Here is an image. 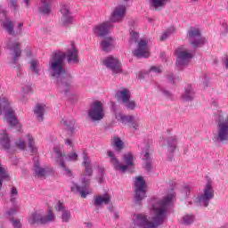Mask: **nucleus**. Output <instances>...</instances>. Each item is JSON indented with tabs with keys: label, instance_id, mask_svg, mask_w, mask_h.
<instances>
[{
	"label": "nucleus",
	"instance_id": "obj_1",
	"mask_svg": "<svg viewBox=\"0 0 228 228\" xmlns=\"http://www.w3.org/2000/svg\"><path fill=\"white\" fill-rule=\"evenodd\" d=\"M172 200L174 194H168L162 200L153 198L150 202L153 213L152 221H149L145 214H135L133 217L134 224L140 228H158L163 225L168 218L167 213L172 206Z\"/></svg>",
	"mask_w": 228,
	"mask_h": 228
},
{
	"label": "nucleus",
	"instance_id": "obj_2",
	"mask_svg": "<svg viewBox=\"0 0 228 228\" xmlns=\"http://www.w3.org/2000/svg\"><path fill=\"white\" fill-rule=\"evenodd\" d=\"M65 53L63 52H56L54 53L49 62V72H51L53 77H56L58 83L61 82V85L66 83L67 86L70 85V74L67 72L65 69Z\"/></svg>",
	"mask_w": 228,
	"mask_h": 228
},
{
	"label": "nucleus",
	"instance_id": "obj_3",
	"mask_svg": "<svg viewBox=\"0 0 228 228\" xmlns=\"http://www.w3.org/2000/svg\"><path fill=\"white\" fill-rule=\"evenodd\" d=\"M82 165H84L86 172V175L82 176V186L73 183L71 186V191H73V193H79L82 199H86V195H90L88 186H90V178L94 175V169H92V160L85 151L83 152Z\"/></svg>",
	"mask_w": 228,
	"mask_h": 228
},
{
	"label": "nucleus",
	"instance_id": "obj_4",
	"mask_svg": "<svg viewBox=\"0 0 228 228\" xmlns=\"http://www.w3.org/2000/svg\"><path fill=\"white\" fill-rule=\"evenodd\" d=\"M4 111V118L11 127H20V123L15 116V110L10 107V102L8 99L2 97L0 98V115Z\"/></svg>",
	"mask_w": 228,
	"mask_h": 228
},
{
	"label": "nucleus",
	"instance_id": "obj_5",
	"mask_svg": "<svg viewBox=\"0 0 228 228\" xmlns=\"http://www.w3.org/2000/svg\"><path fill=\"white\" fill-rule=\"evenodd\" d=\"M212 199H215V190L213 189L211 181H208L204 187L203 193L196 197L194 202H196L198 206L208 208Z\"/></svg>",
	"mask_w": 228,
	"mask_h": 228
},
{
	"label": "nucleus",
	"instance_id": "obj_6",
	"mask_svg": "<svg viewBox=\"0 0 228 228\" xmlns=\"http://www.w3.org/2000/svg\"><path fill=\"white\" fill-rule=\"evenodd\" d=\"M55 218L56 217L54 216L53 210L49 209L47 215L45 216L37 212L32 213L28 216V222L30 225H45V224H51V222H54Z\"/></svg>",
	"mask_w": 228,
	"mask_h": 228
},
{
	"label": "nucleus",
	"instance_id": "obj_7",
	"mask_svg": "<svg viewBox=\"0 0 228 228\" xmlns=\"http://www.w3.org/2000/svg\"><path fill=\"white\" fill-rule=\"evenodd\" d=\"M87 115L93 122H99L104 118V105L100 101H94L87 111Z\"/></svg>",
	"mask_w": 228,
	"mask_h": 228
},
{
	"label": "nucleus",
	"instance_id": "obj_8",
	"mask_svg": "<svg viewBox=\"0 0 228 228\" xmlns=\"http://www.w3.org/2000/svg\"><path fill=\"white\" fill-rule=\"evenodd\" d=\"M135 186V202L140 204L143 199L147 197V183L143 180V176H138L134 182Z\"/></svg>",
	"mask_w": 228,
	"mask_h": 228
},
{
	"label": "nucleus",
	"instance_id": "obj_9",
	"mask_svg": "<svg viewBox=\"0 0 228 228\" xmlns=\"http://www.w3.org/2000/svg\"><path fill=\"white\" fill-rule=\"evenodd\" d=\"M102 64L105 65L107 69H110L113 74H120V72H122V66L118 58L113 56L106 57L102 60Z\"/></svg>",
	"mask_w": 228,
	"mask_h": 228
},
{
	"label": "nucleus",
	"instance_id": "obj_10",
	"mask_svg": "<svg viewBox=\"0 0 228 228\" xmlns=\"http://www.w3.org/2000/svg\"><path fill=\"white\" fill-rule=\"evenodd\" d=\"M187 37L192 47H197L198 45H201V44L206 42V38L200 37V30L199 28H190Z\"/></svg>",
	"mask_w": 228,
	"mask_h": 228
},
{
	"label": "nucleus",
	"instance_id": "obj_11",
	"mask_svg": "<svg viewBox=\"0 0 228 228\" xmlns=\"http://www.w3.org/2000/svg\"><path fill=\"white\" fill-rule=\"evenodd\" d=\"M177 61L175 65L177 67H184L190 63V60L193 58V54L188 50H182L178 48L177 51Z\"/></svg>",
	"mask_w": 228,
	"mask_h": 228
},
{
	"label": "nucleus",
	"instance_id": "obj_12",
	"mask_svg": "<svg viewBox=\"0 0 228 228\" xmlns=\"http://www.w3.org/2000/svg\"><path fill=\"white\" fill-rule=\"evenodd\" d=\"M117 120L119 122H122V124H131L132 127L137 131V129H140V120L134 119V116L133 115H126L119 113L118 116H116Z\"/></svg>",
	"mask_w": 228,
	"mask_h": 228
},
{
	"label": "nucleus",
	"instance_id": "obj_13",
	"mask_svg": "<svg viewBox=\"0 0 228 228\" xmlns=\"http://www.w3.org/2000/svg\"><path fill=\"white\" fill-rule=\"evenodd\" d=\"M134 54L136 58H149V56H151V53L149 52L147 41L141 39L138 43L137 49L134 51Z\"/></svg>",
	"mask_w": 228,
	"mask_h": 228
},
{
	"label": "nucleus",
	"instance_id": "obj_14",
	"mask_svg": "<svg viewBox=\"0 0 228 228\" xmlns=\"http://www.w3.org/2000/svg\"><path fill=\"white\" fill-rule=\"evenodd\" d=\"M107 156L110 158V163L113 166L114 169L119 170L120 172H126L127 170V166H122L115 153L110 150L107 151Z\"/></svg>",
	"mask_w": 228,
	"mask_h": 228
},
{
	"label": "nucleus",
	"instance_id": "obj_15",
	"mask_svg": "<svg viewBox=\"0 0 228 228\" xmlns=\"http://www.w3.org/2000/svg\"><path fill=\"white\" fill-rule=\"evenodd\" d=\"M113 28V25L110 21L103 22L100 25H97L94 29V35H98V37H105L110 33V29Z\"/></svg>",
	"mask_w": 228,
	"mask_h": 228
},
{
	"label": "nucleus",
	"instance_id": "obj_16",
	"mask_svg": "<svg viewBox=\"0 0 228 228\" xmlns=\"http://www.w3.org/2000/svg\"><path fill=\"white\" fill-rule=\"evenodd\" d=\"M54 151L56 154V161L59 163L60 167H61L62 170H64L66 175L68 177H72V171L67 167L65 165V162L63 161L65 156H63V153H61V151L58 148H54Z\"/></svg>",
	"mask_w": 228,
	"mask_h": 228
},
{
	"label": "nucleus",
	"instance_id": "obj_17",
	"mask_svg": "<svg viewBox=\"0 0 228 228\" xmlns=\"http://www.w3.org/2000/svg\"><path fill=\"white\" fill-rule=\"evenodd\" d=\"M61 26H69L72 22V16L70 15V10L69 9V6L62 5L61 8Z\"/></svg>",
	"mask_w": 228,
	"mask_h": 228
},
{
	"label": "nucleus",
	"instance_id": "obj_18",
	"mask_svg": "<svg viewBox=\"0 0 228 228\" xmlns=\"http://www.w3.org/2000/svg\"><path fill=\"white\" fill-rule=\"evenodd\" d=\"M9 49L11 51H13V58L12 64L15 65L19 61V58H20L22 54V51H20V44L19 42H15L13 45L8 44Z\"/></svg>",
	"mask_w": 228,
	"mask_h": 228
},
{
	"label": "nucleus",
	"instance_id": "obj_19",
	"mask_svg": "<svg viewBox=\"0 0 228 228\" xmlns=\"http://www.w3.org/2000/svg\"><path fill=\"white\" fill-rule=\"evenodd\" d=\"M126 15V6L119 5L116 7L110 17L111 22H119L121 19H124Z\"/></svg>",
	"mask_w": 228,
	"mask_h": 228
},
{
	"label": "nucleus",
	"instance_id": "obj_20",
	"mask_svg": "<svg viewBox=\"0 0 228 228\" xmlns=\"http://www.w3.org/2000/svg\"><path fill=\"white\" fill-rule=\"evenodd\" d=\"M195 90L191 86L184 87V91L181 95L182 101L190 102L195 99Z\"/></svg>",
	"mask_w": 228,
	"mask_h": 228
},
{
	"label": "nucleus",
	"instance_id": "obj_21",
	"mask_svg": "<svg viewBox=\"0 0 228 228\" xmlns=\"http://www.w3.org/2000/svg\"><path fill=\"white\" fill-rule=\"evenodd\" d=\"M68 63H79V57L77 55V49L72 45L71 49L67 53Z\"/></svg>",
	"mask_w": 228,
	"mask_h": 228
},
{
	"label": "nucleus",
	"instance_id": "obj_22",
	"mask_svg": "<svg viewBox=\"0 0 228 228\" xmlns=\"http://www.w3.org/2000/svg\"><path fill=\"white\" fill-rule=\"evenodd\" d=\"M111 201V196L108 193L99 195L94 198V206H102V204L108 205Z\"/></svg>",
	"mask_w": 228,
	"mask_h": 228
},
{
	"label": "nucleus",
	"instance_id": "obj_23",
	"mask_svg": "<svg viewBox=\"0 0 228 228\" xmlns=\"http://www.w3.org/2000/svg\"><path fill=\"white\" fill-rule=\"evenodd\" d=\"M0 145H2L3 149L5 151H10V137L6 133V130H2L0 132Z\"/></svg>",
	"mask_w": 228,
	"mask_h": 228
},
{
	"label": "nucleus",
	"instance_id": "obj_24",
	"mask_svg": "<svg viewBox=\"0 0 228 228\" xmlns=\"http://www.w3.org/2000/svg\"><path fill=\"white\" fill-rule=\"evenodd\" d=\"M45 104L37 103L34 109V113L37 117V120L42 122L44 120V114L45 113L46 110Z\"/></svg>",
	"mask_w": 228,
	"mask_h": 228
},
{
	"label": "nucleus",
	"instance_id": "obj_25",
	"mask_svg": "<svg viewBox=\"0 0 228 228\" xmlns=\"http://www.w3.org/2000/svg\"><path fill=\"white\" fill-rule=\"evenodd\" d=\"M167 3L168 0H150V6L152 8V10H159L161 12V10L167 6Z\"/></svg>",
	"mask_w": 228,
	"mask_h": 228
},
{
	"label": "nucleus",
	"instance_id": "obj_26",
	"mask_svg": "<svg viewBox=\"0 0 228 228\" xmlns=\"http://www.w3.org/2000/svg\"><path fill=\"white\" fill-rule=\"evenodd\" d=\"M4 181H10V174L6 167L1 164L0 160V190L3 188Z\"/></svg>",
	"mask_w": 228,
	"mask_h": 228
},
{
	"label": "nucleus",
	"instance_id": "obj_27",
	"mask_svg": "<svg viewBox=\"0 0 228 228\" xmlns=\"http://www.w3.org/2000/svg\"><path fill=\"white\" fill-rule=\"evenodd\" d=\"M101 47L105 53H110L113 49V38L106 37L101 42Z\"/></svg>",
	"mask_w": 228,
	"mask_h": 228
},
{
	"label": "nucleus",
	"instance_id": "obj_28",
	"mask_svg": "<svg viewBox=\"0 0 228 228\" xmlns=\"http://www.w3.org/2000/svg\"><path fill=\"white\" fill-rule=\"evenodd\" d=\"M61 124L65 126V129L69 136H72V134H74V131H76V127L74 126L76 123L74 122V120L62 119Z\"/></svg>",
	"mask_w": 228,
	"mask_h": 228
},
{
	"label": "nucleus",
	"instance_id": "obj_29",
	"mask_svg": "<svg viewBox=\"0 0 228 228\" xmlns=\"http://www.w3.org/2000/svg\"><path fill=\"white\" fill-rule=\"evenodd\" d=\"M118 97L122 100V102H127V101H130L131 99V91L128 89H123L121 91L117 92Z\"/></svg>",
	"mask_w": 228,
	"mask_h": 228
},
{
	"label": "nucleus",
	"instance_id": "obj_30",
	"mask_svg": "<svg viewBox=\"0 0 228 228\" xmlns=\"http://www.w3.org/2000/svg\"><path fill=\"white\" fill-rule=\"evenodd\" d=\"M134 159V156L132 152L126 153L123 155V161H125L126 165H121V167H126L129 168V167H133L134 165V162L133 161Z\"/></svg>",
	"mask_w": 228,
	"mask_h": 228
},
{
	"label": "nucleus",
	"instance_id": "obj_31",
	"mask_svg": "<svg viewBox=\"0 0 228 228\" xmlns=\"http://www.w3.org/2000/svg\"><path fill=\"white\" fill-rule=\"evenodd\" d=\"M34 172L37 177H44L47 174L45 168L40 167V163L38 161H35L34 163Z\"/></svg>",
	"mask_w": 228,
	"mask_h": 228
},
{
	"label": "nucleus",
	"instance_id": "obj_32",
	"mask_svg": "<svg viewBox=\"0 0 228 228\" xmlns=\"http://www.w3.org/2000/svg\"><path fill=\"white\" fill-rule=\"evenodd\" d=\"M27 142L28 143V148L30 150L31 154H37L38 152V149L35 145V138H33V135L27 134Z\"/></svg>",
	"mask_w": 228,
	"mask_h": 228
},
{
	"label": "nucleus",
	"instance_id": "obj_33",
	"mask_svg": "<svg viewBox=\"0 0 228 228\" xmlns=\"http://www.w3.org/2000/svg\"><path fill=\"white\" fill-rule=\"evenodd\" d=\"M167 147L170 152H175V149H177V138L175 136L167 138Z\"/></svg>",
	"mask_w": 228,
	"mask_h": 228
},
{
	"label": "nucleus",
	"instance_id": "obj_34",
	"mask_svg": "<svg viewBox=\"0 0 228 228\" xmlns=\"http://www.w3.org/2000/svg\"><path fill=\"white\" fill-rule=\"evenodd\" d=\"M43 5L39 8L41 13L44 15H49L51 13V4L50 0H43Z\"/></svg>",
	"mask_w": 228,
	"mask_h": 228
},
{
	"label": "nucleus",
	"instance_id": "obj_35",
	"mask_svg": "<svg viewBox=\"0 0 228 228\" xmlns=\"http://www.w3.org/2000/svg\"><path fill=\"white\" fill-rule=\"evenodd\" d=\"M145 161L144 168L147 170V172H151L152 170V161L151 160V156L149 154V151H146L144 153L143 159Z\"/></svg>",
	"mask_w": 228,
	"mask_h": 228
},
{
	"label": "nucleus",
	"instance_id": "obj_36",
	"mask_svg": "<svg viewBox=\"0 0 228 228\" xmlns=\"http://www.w3.org/2000/svg\"><path fill=\"white\" fill-rule=\"evenodd\" d=\"M4 28L6 29L9 35L15 37V31L13 30V21L6 20L4 22Z\"/></svg>",
	"mask_w": 228,
	"mask_h": 228
},
{
	"label": "nucleus",
	"instance_id": "obj_37",
	"mask_svg": "<svg viewBox=\"0 0 228 228\" xmlns=\"http://www.w3.org/2000/svg\"><path fill=\"white\" fill-rule=\"evenodd\" d=\"M182 193H183L186 198L190 197V195L193 193V186L190 183H184L183 185Z\"/></svg>",
	"mask_w": 228,
	"mask_h": 228
},
{
	"label": "nucleus",
	"instance_id": "obj_38",
	"mask_svg": "<svg viewBox=\"0 0 228 228\" xmlns=\"http://www.w3.org/2000/svg\"><path fill=\"white\" fill-rule=\"evenodd\" d=\"M112 147H114L116 151H122V149H124V142H122L119 137H114Z\"/></svg>",
	"mask_w": 228,
	"mask_h": 228
},
{
	"label": "nucleus",
	"instance_id": "obj_39",
	"mask_svg": "<svg viewBox=\"0 0 228 228\" xmlns=\"http://www.w3.org/2000/svg\"><path fill=\"white\" fill-rule=\"evenodd\" d=\"M195 220V216L193 215H186L181 219V224L183 225H190L191 224H193Z\"/></svg>",
	"mask_w": 228,
	"mask_h": 228
},
{
	"label": "nucleus",
	"instance_id": "obj_40",
	"mask_svg": "<svg viewBox=\"0 0 228 228\" xmlns=\"http://www.w3.org/2000/svg\"><path fill=\"white\" fill-rule=\"evenodd\" d=\"M30 69L35 73V74H40V62L37 60H33L30 61Z\"/></svg>",
	"mask_w": 228,
	"mask_h": 228
},
{
	"label": "nucleus",
	"instance_id": "obj_41",
	"mask_svg": "<svg viewBox=\"0 0 228 228\" xmlns=\"http://www.w3.org/2000/svg\"><path fill=\"white\" fill-rule=\"evenodd\" d=\"M17 195H19V191H17V187L12 186L10 190V197L11 202L12 204H15V202H17Z\"/></svg>",
	"mask_w": 228,
	"mask_h": 228
},
{
	"label": "nucleus",
	"instance_id": "obj_42",
	"mask_svg": "<svg viewBox=\"0 0 228 228\" xmlns=\"http://www.w3.org/2000/svg\"><path fill=\"white\" fill-rule=\"evenodd\" d=\"M61 220L62 222L64 223H68V222H70V218H71V214H70V210L69 209H66V210H63L61 212Z\"/></svg>",
	"mask_w": 228,
	"mask_h": 228
},
{
	"label": "nucleus",
	"instance_id": "obj_43",
	"mask_svg": "<svg viewBox=\"0 0 228 228\" xmlns=\"http://www.w3.org/2000/svg\"><path fill=\"white\" fill-rule=\"evenodd\" d=\"M160 92L164 97H167V99H173L174 98V94L170 92V90H167L165 87H160Z\"/></svg>",
	"mask_w": 228,
	"mask_h": 228
},
{
	"label": "nucleus",
	"instance_id": "obj_44",
	"mask_svg": "<svg viewBox=\"0 0 228 228\" xmlns=\"http://www.w3.org/2000/svg\"><path fill=\"white\" fill-rule=\"evenodd\" d=\"M125 106H126V108L127 109V110H135L136 109V102H134V101H130V100H128L127 102H126L125 103Z\"/></svg>",
	"mask_w": 228,
	"mask_h": 228
},
{
	"label": "nucleus",
	"instance_id": "obj_45",
	"mask_svg": "<svg viewBox=\"0 0 228 228\" xmlns=\"http://www.w3.org/2000/svg\"><path fill=\"white\" fill-rule=\"evenodd\" d=\"M67 161H77V153L72 152L65 157Z\"/></svg>",
	"mask_w": 228,
	"mask_h": 228
},
{
	"label": "nucleus",
	"instance_id": "obj_46",
	"mask_svg": "<svg viewBox=\"0 0 228 228\" xmlns=\"http://www.w3.org/2000/svg\"><path fill=\"white\" fill-rule=\"evenodd\" d=\"M55 209H56V211H59V212L62 213L67 208H65V205H63V203L61 201H58L56 206H55Z\"/></svg>",
	"mask_w": 228,
	"mask_h": 228
},
{
	"label": "nucleus",
	"instance_id": "obj_47",
	"mask_svg": "<svg viewBox=\"0 0 228 228\" xmlns=\"http://www.w3.org/2000/svg\"><path fill=\"white\" fill-rule=\"evenodd\" d=\"M16 147L18 149H20V151L26 150V142H24V140L20 139L18 142H16Z\"/></svg>",
	"mask_w": 228,
	"mask_h": 228
},
{
	"label": "nucleus",
	"instance_id": "obj_48",
	"mask_svg": "<svg viewBox=\"0 0 228 228\" xmlns=\"http://www.w3.org/2000/svg\"><path fill=\"white\" fill-rule=\"evenodd\" d=\"M11 222L13 228H22V224H20V220L11 218Z\"/></svg>",
	"mask_w": 228,
	"mask_h": 228
},
{
	"label": "nucleus",
	"instance_id": "obj_49",
	"mask_svg": "<svg viewBox=\"0 0 228 228\" xmlns=\"http://www.w3.org/2000/svg\"><path fill=\"white\" fill-rule=\"evenodd\" d=\"M150 72H155V74H161L162 70H161V68L158 66H152L150 69Z\"/></svg>",
	"mask_w": 228,
	"mask_h": 228
},
{
	"label": "nucleus",
	"instance_id": "obj_50",
	"mask_svg": "<svg viewBox=\"0 0 228 228\" xmlns=\"http://www.w3.org/2000/svg\"><path fill=\"white\" fill-rule=\"evenodd\" d=\"M18 208L17 207H14L12 208H11L9 211L6 212L7 216H13V215H15V213H17Z\"/></svg>",
	"mask_w": 228,
	"mask_h": 228
},
{
	"label": "nucleus",
	"instance_id": "obj_51",
	"mask_svg": "<svg viewBox=\"0 0 228 228\" xmlns=\"http://www.w3.org/2000/svg\"><path fill=\"white\" fill-rule=\"evenodd\" d=\"M31 92H33V87H31V86H24L22 88L23 94H31Z\"/></svg>",
	"mask_w": 228,
	"mask_h": 228
},
{
	"label": "nucleus",
	"instance_id": "obj_52",
	"mask_svg": "<svg viewBox=\"0 0 228 228\" xmlns=\"http://www.w3.org/2000/svg\"><path fill=\"white\" fill-rule=\"evenodd\" d=\"M148 75H149V72H147V71H140L138 77H139V79H144L145 76H148Z\"/></svg>",
	"mask_w": 228,
	"mask_h": 228
},
{
	"label": "nucleus",
	"instance_id": "obj_53",
	"mask_svg": "<svg viewBox=\"0 0 228 228\" xmlns=\"http://www.w3.org/2000/svg\"><path fill=\"white\" fill-rule=\"evenodd\" d=\"M130 35H131L132 40H134V42H136V40H138V37H140V35H138V33L134 31H132Z\"/></svg>",
	"mask_w": 228,
	"mask_h": 228
},
{
	"label": "nucleus",
	"instance_id": "obj_54",
	"mask_svg": "<svg viewBox=\"0 0 228 228\" xmlns=\"http://www.w3.org/2000/svg\"><path fill=\"white\" fill-rule=\"evenodd\" d=\"M105 170L104 167H98V175H104Z\"/></svg>",
	"mask_w": 228,
	"mask_h": 228
},
{
	"label": "nucleus",
	"instance_id": "obj_55",
	"mask_svg": "<svg viewBox=\"0 0 228 228\" xmlns=\"http://www.w3.org/2000/svg\"><path fill=\"white\" fill-rule=\"evenodd\" d=\"M65 143H66V145H69V147H74V144L72 143V140H70V139H66Z\"/></svg>",
	"mask_w": 228,
	"mask_h": 228
},
{
	"label": "nucleus",
	"instance_id": "obj_56",
	"mask_svg": "<svg viewBox=\"0 0 228 228\" xmlns=\"http://www.w3.org/2000/svg\"><path fill=\"white\" fill-rule=\"evenodd\" d=\"M98 183H100V184L104 183V175H98Z\"/></svg>",
	"mask_w": 228,
	"mask_h": 228
},
{
	"label": "nucleus",
	"instance_id": "obj_57",
	"mask_svg": "<svg viewBox=\"0 0 228 228\" xmlns=\"http://www.w3.org/2000/svg\"><path fill=\"white\" fill-rule=\"evenodd\" d=\"M168 35L167 33L162 34L160 37V41L163 42V40H167Z\"/></svg>",
	"mask_w": 228,
	"mask_h": 228
},
{
	"label": "nucleus",
	"instance_id": "obj_58",
	"mask_svg": "<svg viewBox=\"0 0 228 228\" xmlns=\"http://www.w3.org/2000/svg\"><path fill=\"white\" fill-rule=\"evenodd\" d=\"M11 6H12L13 8L17 7V0H11Z\"/></svg>",
	"mask_w": 228,
	"mask_h": 228
},
{
	"label": "nucleus",
	"instance_id": "obj_59",
	"mask_svg": "<svg viewBox=\"0 0 228 228\" xmlns=\"http://www.w3.org/2000/svg\"><path fill=\"white\" fill-rule=\"evenodd\" d=\"M20 74H22V71L20 69V65H19L18 68H17V75L20 76Z\"/></svg>",
	"mask_w": 228,
	"mask_h": 228
},
{
	"label": "nucleus",
	"instance_id": "obj_60",
	"mask_svg": "<svg viewBox=\"0 0 228 228\" xmlns=\"http://www.w3.org/2000/svg\"><path fill=\"white\" fill-rule=\"evenodd\" d=\"M22 26H24V24L22 22L18 23V29L20 30V28H22Z\"/></svg>",
	"mask_w": 228,
	"mask_h": 228
},
{
	"label": "nucleus",
	"instance_id": "obj_61",
	"mask_svg": "<svg viewBox=\"0 0 228 228\" xmlns=\"http://www.w3.org/2000/svg\"><path fill=\"white\" fill-rule=\"evenodd\" d=\"M114 217L116 220H118V214L117 212L114 213Z\"/></svg>",
	"mask_w": 228,
	"mask_h": 228
},
{
	"label": "nucleus",
	"instance_id": "obj_62",
	"mask_svg": "<svg viewBox=\"0 0 228 228\" xmlns=\"http://www.w3.org/2000/svg\"><path fill=\"white\" fill-rule=\"evenodd\" d=\"M160 56L162 59H164V58H166L167 55L165 54V53H160Z\"/></svg>",
	"mask_w": 228,
	"mask_h": 228
},
{
	"label": "nucleus",
	"instance_id": "obj_63",
	"mask_svg": "<svg viewBox=\"0 0 228 228\" xmlns=\"http://www.w3.org/2000/svg\"><path fill=\"white\" fill-rule=\"evenodd\" d=\"M86 227H92L91 223H86Z\"/></svg>",
	"mask_w": 228,
	"mask_h": 228
},
{
	"label": "nucleus",
	"instance_id": "obj_64",
	"mask_svg": "<svg viewBox=\"0 0 228 228\" xmlns=\"http://www.w3.org/2000/svg\"><path fill=\"white\" fill-rule=\"evenodd\" d=\"M226 69H228V59H226Z\"/></svg>",
	"mask_w": 228,
	"mask_h": 228
}]
</instances>
